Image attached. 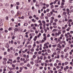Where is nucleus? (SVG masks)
Returning a JSON list of instances; mask_svg holds the SVG:
<instances>
[{
    "instance_id": "nucleus-1",
    "label": "nucleus",
    "mask_w": 73,
    "mask_h": 73,
    "mask_svg": "<svg viewBox=\"0 0 73 73\" xmlns=\"http://www.w3.org/2000/svg\"><path fill=\"white\" fill-rule=\"evenodd\" d=\"M21 13L20 12H17V16H19V15H18H18H21Z\"/></svg>"
},
{
    "instance_id": "nucleus-2",
    "label": "nucleus",
    "mask_w": 73,
    "mask_h": 73,
    "mask_svg": "<svg viewBox=\"0 0 73 73\" xmlns=\"http://www.w3.org/2000/svg\"><path fill=\"white\" fill-rule=\"evenodd\" d=\"M66 11H67V14H69V9H67Z\"/></svg>"
},
{
    "instance_id": "nucleus-3",
    "label": "nucleus",
    "mask_w": 73,
    "mask_h": 73,
    "mask_svg": "<svg viewBox=\"0 0 73 73\" xmlns=\"http://www.w3.org/2000/svg\"><path fill=\"white\" fill-rule=\"evenodd\" d=\"M50 16H51V15L49 13L47 14V17H50Z\"/></svg>"
},
{
    "instance_id": "nucleus-4",
    "label": "nucleus",
    "mask_w": 73,
    "mask_h": 73,
    "mask_svg": "<svg viewBox=\"0 0 73 73\" xmlns=\"http://www.w3.org/2000/svg\"><path fill=\"white\" fill-rule=\"evenodd\" d=\"M28 24L27 23H24V25H23V26H27V25H28Z\"/></svg>"
},
{
    "instance_id": "nucleus-5",
    "label": "nucleus",
    "mask_w": 73,
    "mask_h": 73,
    "mask_svg": "<svg viewBox=\"0 0 73 73\" xmlns=\"http://www.w3.org/2000/svg\"><path fill=\"white\" fill-rule=\"evenodd\" d=\"M3 63L4 65H6V64H7V62L5 61H3Z\"/></svg>"
},
{
    "instance_id": "nucleus-6",
    "label": "nucleus",
    "mask_w": 73,
    "mask_h": 73,
    "mask_svg": "<svg viewBox=\"0 0 73 73\" xmlns=\"http://www.w3.org/2000/svg\"><path fill=\"white\" fill-rule=\"evenodd\" d=\"M47 52L48 53H50L51 52V51L49 49H47Z\"/></svg>"
},
{
    "instance_id": "nucleus-7",
    "label": "nucleus",
    "mask_w": 73,
    "mask_h": 73,
    "mask_svg": "<svg viewBox=\"0 0 73 73\" xmlns=\"http://www.w3.org/2000/svg\"><path fill=\"white\" fill-rule=\"evenodd\" d=\"M31 20L32 21H33L34 23H36V21H35V19H32Z\"/></svg>"
},
{
    "instance_id": "nucleus-8",
    "label": "nucleus",
    "mask_w": 73,
    "mask_h": 73,
    "mask_svg": "<svg viewBox=\"0 0 73 73\" xmlns=\"http://www.w3.org/2000/svg\"><path fill=\"white\" fill-rule=\"evenodd\" d=\"M53 8H54V6L53 5H52L50 6V8L51 9H52Z\"/></svg>"
},
{
    "instance_id": "nucleus-9",
    "label": "nucleus",
    "mask_w": 73,
    "mask_h": 73,
    "mask_svg": "<svg viewBox=\"0 0 73 73\" xmlns=\"http://www.w3.org/2000/svg\"><path fill=\"white\" fill-rule=\"evenodd\" d=\"M68 22L69 23L68 24V25L69 27H71V25H70V23L69 21H68Z\"/></svg>"
},
{
    "instance_id": "nucleus-10",
    "label": "nucleus",
    "mask_w": 73,
    "mask_h": 73,
    "mask_svg": "<svg viewBox=\"0 0 73 73\" xmlns=\"http://www.w3.org/2000/svg\"><path fill=\"white\" fill-rule=\"evenodd\" d=\"M68 62H66L64 63V64L66 65L67 64H68Z\"/></svg>"
},
{
    "instance_id": "nucleus-11",
    "label": "nucleus",
    "mask_w": 73,
    "mask_h": 73,
    "mask_svg": "<svg viewBox=\"0 0 73 73\" xmlns=\"http://www.w3.org/2000/svg\"><path fill=\"white\" fill-rule=\"evenodd\" d=\"M33 46H34V47H35V46H36V42H34V44L33 45Z\"/></svg>"
},
{
    "instance_id": "nucleus-12",
    "label": "nucleus",
    "mask_w": 73,
    "mask_h": 73,
    "mask_svg": "<svg viewBox=\"0 0 73 73\" xmlns=\"http://www.w3.org/2000/svg\"><path fill=\"white\" fill-rule=\"evenodd\" d=\"M66 14V12H64L63 13V15H65Z\"/></svg>"
},
{
    "instance_id": "nucleus-13",
    "label": "nucleus",
    "mask_w": 73,
    "mask_h": 73,
    "mask_svg": "<svg viewBox=\"0 0 73 73\" xmlns=\"http://www.w3.org/2000/svg\"><path fill=\"white\" fill-rule=\"evenodd\" d=\"M43 58V56H41L40 57V60H42Z\"/></svg>"
},
{
    "instance_id": "nucleus-14",
    "label": "nucleus",
    "mask_w": 73,
    "mask_h": 73,
    "mask_svg": "<svg viewBox=\"0 0 73 73\" xmlns=\"http://www.w3.org/2000/svg\"><path fill=\"white\" fill-rule=\"evenodd\" d=\"M16 4L17 5H20V3H19V2H17Z\"/></svg>"
},
{
    "instance_id": "nucleus-15",
    "label": "nucleus",
    "mask_w": 73,
    "mask_h": 73,
    "mask_svg": "<svg viewBox=\"0 0 73 73\" xmlns=\"http://www.w3.org/2000/svg\"><path fill=\"white\" fill-rule=\"evenodd\" d=\"M36 56L35 55H33V58H36Z\"/></svg>"
},
{
    "instance_id": "nucleus-16",
    "label": "nucleus",
    "mask_w": 73,
    "mask_h": 73,
    "mask_svg": "<svg viewBox=\"0 0 73 73\" xmlns=\"http://www.w3.org/2000/svg\"><path fill=\"white\" fill-rule=\"evenodd\" d=\"M64 52H67V48H66L64 50Z\"/></svg>"
},
{
    "instance_id": "nucleus-17",
    "label": "nucleus",
    "mask_w": 73,
    "mask_h": 73,
    "mask_svg": "<svg viewBox=\"0 0 73 73\" xmlns=\"http://www.w3.org/2000/svg\"><path fill=\"white\" fill-rule=\"evenodd\" d=\"M6 20H8V17L7 16L5 18Z\"/></svg>"
},
{
    "instance_id": "nucleus-18",
    "label": "nucleus",
    "mask_w": 73,
    "mask_h": 73,
    "mask_svg": "<svg viewBox=\"0 0 73 73\" xmlns=\"http://www.w3.org/2000/svg\"><path fill=\"white\" fill-rule=\"evenodd\" d=\"M55 33V36H59V35H58V33Z\"/></svg>"
},
{
    "instance_id": "nucleus-19",
    "label": "nucleus",
    "mask_w": 73,
    "mask_h": 73,
    "mask_svg": "<svg viewBox=\"0 0 73 73\" xmlns=\"http://www.w3.org/2000/svg\"><path fill=\"white\" fill-rule=\"evenodd\" d=\"M12 27L9 28V31H11V30H12Z\"/></svg>"
},
{
    "instance_id": "nucleus-20",
    "label": "nucleus",
    "mask_w": 73,
    "mask_h": 73,
    "mask_svg": "<svg viewBox=\"0 0 73 73\" xmlns=\"http://www.w3.org/2000/svg\"><path fill=\"white\" fill-rule=\"evenodd\" d=\"M3 60L4 61H7V58H3Z\"/></svg>"
},
{
    "instance_id": "nucleus-21",
    "label": "nucleus",
    "mask_w": 73,
    "mask_h": 73,
    "mask_svg": "<svg viewBox=\"0 0 73 73\" xmlns=\"http://www.w3.org/2000/svg\"><path fill=\"white\" fill-rule=\"evenodd\" d=\"M14 31H18V29L15 28L14 29Z\"/></svg>"
},
{
    "instance_id": "nucleus-22",
    "label": "nucleus",
    "mask_w": 73,
    "mask_h": 73,
    "mask_svg": "<svg viewBox=\"0 0 73 73\" xmlns=\"http://www.w3.org/2000/svg\"><path fill=\"white\" fill-rule=\"evenodd\" d=\"M16 62H17V60H15L13 61V63H16Z\"/></svg>"
},
{
    "instance_id": "nucleus-23",
    "label": "nucleus",
    "mask_w": 73,
    "mask_h": 73,
    "mask_svg": "<svg viewBox=\"0 0 73 73\" xmlns=\"http://www.w3.org/2000/svg\"><path fill=\"white\" fill-rule=\"evenodd\" d=\"M60 44H58V46H57V47L58 48V47H59V48L60 47Z\"/></svg>"
},
{
    "instance_id": "nucleus-24",
    "label": "nucleus",
    "mask_w": 73,
    "mask_h": 73,
    "mask_svg": "<svg viewBox=\"0 0 73 73\" xmlns=\"http://www.w3.org/2000/svg\"><path fill=\"white\" fill-rule=\"evenodd\" d=\"M64 4H65V3H64V2H62L61 4V5H64Z\"/></svg>"
},
{
    "instance_id": "nucleus-25",
    "label": "nucleus",
    "mask_w": 73,
    "mask_h": 73,
    "mask_svg": "<svg viewBox=\"0 0 73 73\" xmlns=\"http://www.w3.org/2000/svg\"><path fill=\"white\" fill-rule=\"evenodd\" d=\"M52 47L53 48H55L56 46V45H52Z\"/></svg>"
},
{
    "instance_id": "nucleus-26",
    "label": "nucleus",
    "mask_w": 73,
    "mask_h": 73,
    "mask_svg": "<svg viewBox=\"0 0 73 73\" xmlns=\"http://www.w3.org/2000/svg\"><path fill=\"white\" fill-rule=\"evenodd\" d=\"M11 13L12 14H13V13H14V11H13V10H12L11 11Z\"/></svg>"
},
{
    "instance_id": "nucleus-27",
    "label": "nucleus",
    "mask_w": 73,
    "mask_h": 73,
    "mask_svg": "<svg viewBox=\"0 0 73 73\" xmlns=\"http://www.w3.org/2000/svg\"><path fill=\"white\" fill-rule=\"evenodd\" d=\"M43 39H44V40H45V41H46V36H45V37H44Z\"/></svg>"
},
{
    "instance_id": "nucleus-28",
    "label": "nucleus",
    "mask_w": 73,
    "mask_h": 73,
    "mask_svg": "<svg viewBox=\"0 0 73 73\" xmlns=\"http://www.w3.org/2000/svg\"><path fill=\"white\" fill-rule=\"evenodd\" d=\"M60 68V67L59 66H56V68L57 69H59Z\"/></svg>"
},
{
    "instance_id": "nucleus-29",
    "label": "nucleus",
    "mask_w": 73,
    "mask_h": 73,
    "mask_svg": "<svg viewBox=\"0 0 73 73\" xmlns=\"http://www.w3.org/2000/svg\"><path fill=\"white\" fill-rule=\"evenodd\" d=\"M44 60H45V59H46V58H47V57H46L45 56L44 57Z\"/></svg>"
},
{
    "instance_id": "nucleus-30",
    "label": "nucleus",
    "mask_w": 73,
    "mask_h": 73,
    "mask_svg": "<svg viewBox=\"0 0 73 73\" xmlns=\"http://www.w3.org/2000/svg\"><path fill=\"white\" fill-rule=\"evenodd\" d=\"M30 63L31 64H32V65H33V64H34V63L33 61L31 62Z\"/></svg>"
},
{
    "instance_id": "nucleus-31",
    "label": "nucleus",
    "mask_w": 73,
    "mask_h": 73,
    "mask_svg": "<svg viewBox=\"0 0 73 73\" xmlns=\"http://www.w3.org/2000/svg\"><path fill=\"white\" fill-rule=\"evenodd\" d=\"M21 19H24V17L22 16L21 17Z\"/></svg>"
},
{
    "instance_id": "nucleus-32",
    "label": "nucleus",
    "mask_w": 73,
    "mask_h": 73,
    "mask_svg": "<svg viewBox=\"0 0 73 73\" xmlns=\"http://www.w3.org/2000/svg\"><path fill=\"white\" fill-rule=\"evenodd\" d=\"M15 36H13L12 37V40H13V39H14V38H15Z\"/></svg>"
},
{
    "instance_id": "nucleus-33",
    "label": "nucleus",
    "mask_w": 73,
    "mask_h": 73,
    "mask_svg": "<svg viewBox=\"0 0 73 73\" xmlns=\"http://www.w3.org/2000/svg\"><path fill=\"white\" fill-rule=\"evenodd\" d=\"M45 62L46 63H48V62H49V60H45Z\"/></svg>"
},
{
    "instance_id": "nucleus-34",
    "label": "nucleus",
    "mask_w": 73,
    "mask_h": 73,
    "mask_svg": "<svg viewBox=\"0 0 73 73\" xmlns=\"http://www.w3.org/2000/svg\"><path fill=\"white\" fill-rule=\"evenodd\" d=\"M20 57H18L17 58V59L18 60H20Z\"/></svg>"
},
{
    "instance_id": "nucleus-35",
    "label": "nucleus",
    "mask_w": 73,
    "mask_h": 73,
    "mask_svg": "<svg viewBox=\"0 0 73 73\" xmlns=\"http://www.w3.org/2000/svg\"><path fill=\"white\" fill-rule=\"evenodd\" d=\"M38 54H41V51H40L38 52Z\"/></svg>"
},
{
    "instance_id": "nucleus-36",
    "label": "nucleus",
    "mask_w": 73,
    "mask_h": 73,
    "mask_svg": "<svg viewBox=\"0 0 73 73\" xmlns=\"http://www.w3.org/2000/svg\"><path fill=\"white\" fill-rule=\"evenodd\" d=\"M56 50H60V49L58 48H57L56 49Z\"/></svg>"
},
{
    "instance_id": "nucleus-37",
    "label": "nucleus",
    "mask_w": 73,
    "mask_h": 73,
    "mask_svg": "<svg viewBox=\"0 0 73 73\" xmlns=\"http://www.w3.org/2000/svg\"><path fill=\"white\" fill-rule=\"evenodd\" d=\"M55 8H58V5H55Z\"/></svg>"
},
{
    "instance_id": "nucleus-38",
    "label": "nucleus",
    "mask_w": 73,
    "mask_h": 73,
    "mask_svg": "<svg viewBox=\"0 0 73 73\" xmlns=\"http://www.w3.org/2000/svg\"><path fill=\"white\" fill-rule=\"evenodd\" d=\"M54 21L55 22H57V21H58V20L57 19H54Z\"/></svg>"
},
{
    "instance_id": "nucleus-39",
    "label": "nucleus",
    "mask_w": 73,
    "mask_h": 73,
    "mask_svg": "<svg viewBox=\"0 0 73 73\" xmlns=\"http://www.w3.org/2000/svg\"><path fill=\"white\" fill-rule=\"evenodd\" d=\"M67 68H66L65 67L64 68V70L65 71H66V70H67V69H66Z\"/></svg>"
},
{
    "instance_id": "nucleus-40",
    "label": "nucleus",
    "mask_w": 73,
    "mask_h": 73,
    "mask_svg": "<svg viewBox=\"0 0 73 73\" xmlns=\"http://www.w3.org/2000/svg\"><path fill=\"white\" fill-rule=\"evenodd\" d=\"M31 52H33V51H34V49L33 48H32L31 50Z\"/></svg>"
},
{
    "instance_id": "nucleus-41",
    "label": "nucleus",
    "mask_w": 73,
    "mask_h": 73,
    "mask_svg": "<svg viewBox=\"0 0 73 73\" xmlns=\"http://www.w3.org/2000/svg\"><path fill=\"white\" fill-rule=\"evenodd\" d=\"M15 56H18V53H15Z\"/></svg>"
},
{
    "instance_id": "nucleus-42",
    "label": "nucleus",
    "mask_w": 73,
    "mask_h": 73,
    "mask_svg": "<svg viewBox=\"0 0 73 73\" xmlns=\"http://www.w3.org/2000/svg\"><path fill=\"white\" fill-rule=\"evenodd\" d=\"M42 23H43L44 24L45 23V21H42Z\"/></svg>"
},
{
    "instance_id": "nucleus-43",
    "label": "nucleus",
    "mask_w": 73,
    "mask_h": 73,
    "mask_svg": "<svg viewBox=\"0 0 73 73\" xmlns=\"http://www.w3.org/2000/svg\"><path fill=\"white\" fill-rule=\"evenodd\" d=\"M50 66H53V64L52 63H50Z\"/></svg>"
},
{
    "instance_id": "nucleus-44",
    "label": "nucleus",
    "mask_w": 73,
    "mask_h": 73,
    "mask_svg": "<svg viewBox=\"0 0 73 73\" xmlns=\"http://www.w3.org/2000/svg\"><path fill=\"white\" fill-rule=\"evenodd\" d=\"M8 61H11V62H12V59H9L8 60Z\"/></svg>"
},
{
    "instance_id": "nucleus-45",
    "label": "nucleus",
    "mask_w": 73,
    "mask_h": 73,
    "mask_svg": "<svg viewBox=\"0 0 73 73\" xmlns=\"http://www.w3.org/2000/svg\"><path fill=\"white\" fill-rule=\"evenodd\" d=\"M53 25L56 26V22L54 23Z\"/></svg>"
},
{
    "instance_id": "nucleus-46",
    "label": "nucleus",
    "mask_w": 73,
    "mask_h": 73,
    "mask_svg": "<svg viewBox=\"0 0 73 73\" xmlns=\"http://www.w3.org/2000/svg\"><path fill=\"white\" fill-rule=\"evenodd\" d=\"M38 58V60H40V57L39 56H38L37 57Z\"/></svg>"
},
{
    "instance_id": "nucleus-47",
    "label": "nucleus",
    "mask_w": 73,
    "mask_h": 73,
    "mask_svg": "<svg viewBox=\"0 0 73 73\" xmlns=\"http://www.w3.org/2000/svg\"><path fill=\"white\" fill-rule=\"evenodd\" d=\"M12 67H13V68H15V65H14V64H12Z\"/></svg>"
},
{
    "instance_id": "nucleus-48",
    "label": "nucleus",
    "mask_w": 73,
    "mask_h": 73,
    "mask_svg": "<svg viewBox=\"0 0 73 73\" xmlns=\"http://www.w3.org/2000/svg\"><path fill=\"white\" fill-rule=\"evenodd\" d=\"M39 25H40V26H42V23H40V24H39Z\"/></svg>"
},
{
    "instance_id": "nucleus-49",
    "label": "nucleus",
    "mask_w": 73,
    "mask_h": 73,
    "mask_svg": "<svg viewBox=\"0 0 73 73\" xmlns=\"http://www.w3.org/2000/svg\"><path fill=\"white\" fill-rule=\"evenodd\" d=\"M35 62H36V63H38V60H35Z\"/></svg>"
},
{
    "instance_id": "nucleus-50",
    "label": "nucleus",
    "mask_w": 73,
    "mask_h": 73,
    "mask_svg": "<svg viewBox=\"0 0 73 73\" xmlns=\"http://www.w3.org/2000/svg\"><path fill=\"white\" fill-rule=\"evenodd\" d=\"M60 68L62 69H64V67L62 66H60Z\"/></svg>"
},
{
    "instance_id": "nucleus-51",
    "label": "nucleus",
    "mask_w": 73,
    "mask_h": 73,
    "mask_svg": "<svg viewBox=\"0 0 73 73\" xmlns=\"http://www.w3.org/2000/svg\"><path fill=\"white\" fill-rule=\"evenodd\" d=\"M52 36H55V35L53 33L52 34Z\"/></svg>"
},
{
    "instance_id": "nucleus-52",
    "label": "nucleus",
    "mask_w": 73,
    "mask_h": 73,
    "mask_svg": "<svg viewBox=\"0 0 73 73\" xmlns=\"http://www.w3.org/2000/svg\"><path fill=\"white\" fill-rule=\"evenodd\" d=\"M49 48H51L52 47V45L50 44L49 45Z\"/></svg>"
},
{
    "instance_id": "nucleus-53",
    "label": "nucleus",
    "mask_w": 73,
    "mask_h": 73,
    "mask_svg": "<svg viewBox=\"0 0 73 73\" xmlns=\"http://www.w3.org/2000/svg\"><path fill=\"white\" fill-rule=\"evenodd\" d=\"M50 71L51 72V73H53V71L50 70Z\"/></svg>"
},
{
    "instance_id": "nucleus-54",
    "label": "nucleus",
    "mask_w": 73,
    "mask_h": 73,
    "mask_svg": "<svg viewBox=\"0 0 73 73\" xmlns=\"http://www.w3.org/2000/svg\"><path fill=\"white\" fill-rule=\"evenodd\" d=\"M60 57H62V58H63L64 57V55H61Z\"/></svg>"
},
{
    "instance_id": "nucleus-55",
    "label": "nucleus",
    "mask_w": 73,
    "mask_h": 73,
    "mask_svg": "<svg viewBox=\"0 0 73 73\" xmlns=\"http://www.w3.org/2000/svg\"><path fill=\"white\" fill-rule=\"evenodd\" d=\"M49 23L46 24V26H47V27H49Z\"/></svg>"
},
{
    "instance_id": "nucleus-56",
    "label": "nucleus",
    "mask_w": 73,
    "mask_h": 73,
    "mask_svg": "<svg viewBox=\"0 0 73 73\" xmlns=\"http://www.w3.org/2000/svg\"><path fill=\"white\" fill-rule=\"evenodd\" d=\"M53 20L51 19L50 20V23H53Z\"/></svg>"
},
{
    "instance_id": "nucleus-57",
    "label": "nucleus",
    "mask_w": 73,
    "mask_h": 73,
    "mask_svg": "<svg viewBox=\"0 0 73 73\" xmlns=\"http://www.w3.org/2000/svg\"><path fill=\"white\" fill-rule=\"evenodd\" d=\"M54 40H55V41H57V38H55Z\"/></svg>"
},
{
    "instance_id": "nucleus-58",
    "label": "nucleus",
    "mask_w": 73,
    "mask_h": 73,
    "mask_svg": "<svg viewBox=\"0 0 73 73\" xmlns=\"http://www.w3.org/2000/svg\"><path fill=\"white\" fill-rule=\"evenodd\" d=\"M10 70V71H11L12 69H13V68H9Z\"/></svg>"
},
{
    "instance_id": "nucleus-59",
    "label": "nucleus",
    "mask_w": 73,
    "mask_h": 73,
    "mask_svg": "<svg viewBox=\"0 0 73 73\" xmlns=\"http://www.w3.org/2000/svg\"><path fill=\"white\" fill-rule=\"evenodd\" d=\"M58 5H60V1H58Z\"/></svg>"
},
{
    "instance_id": "nucleus-60",
    "label": "nucleus",
    "mask_w": 73,
    "mask_h": 73,
    "mask_svg": "<svg viewBox=\"0 0 73 73\" xmlns=\"http://www.w3.org/2000/svg\"><path fill=\"white\" fill-rule=\"evenodd\" d=\"M33 29H36V27H33Z\"/></svg>"
},
{
    "instance_id": "nucleus-61",
    "label": "nucleus",
    "mask_w": 73,
    "mask_h": 73,
    "mask_svg": "<svg viewBox=\"0 0 73 73\" xmlns=\"http://www.w3.org/2000/svg\"><path fill=\"white\" fill-rule=\"evenodd\" d=\"M24 63H27V60H25V61H24Z\"/></svg>"
},
{
    "instance_id": "nucleus-62",
    "label": "nucleus",
    "mask_w": 73,
    "mask_h": 73,
    "mask_svg": "<svg viewBox=\"0 0 73 73\" xmlns=\"http://www.w3.org/2000/svg\"><path fill=\"white\" fill-rule=\"evenodd\" d=\"M68 57V55H66L65 56V58H66Z\"/></svg>"
},
{
    "instance_id": "nucleus-63",
    "label": "nucleus",
    "mask_w": 73,
    "mask_h": 73,
    "mask_svg": "<svg viewBox=\"0 0 73 73\" xmlns=\"http://www.w3.org/2000/svg\"><path fill=\"white\" fill-rule=\"evenodd\" d=\"M16 70H18V69H19V67H18V66H17L16 67Z\"/></svg>"
},
{
    "instance_id": "nucleus-64",
    "label": "nucleus",
    "mask_w": 73,
    "mask_h": 73,
    "mask_svg": "<svg viewBox=\"0 0 73 73\" xmlns=\"http://www.w3.org/2000/svg\"><path fill=\"white\" fill-rule=\"evenodd\" d=\"M5 7H8V4L7 3L5 4Z\"/></svg>"
}]
</instances>
